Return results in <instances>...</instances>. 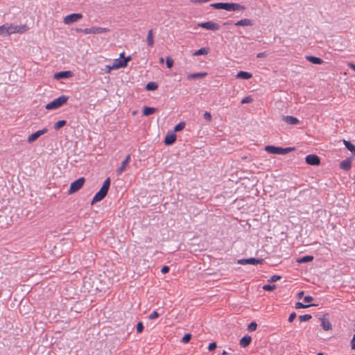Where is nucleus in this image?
Masks as SVG:
<instances>
[{
  "label": "nucleus",
  "mask_w": 355,
  "mask_h": 355,
  "mask_svg": "<svg viewBox=\"0 0 355 355\" xmlns=\"http://www.w3.org/2000/svg\"><path fill=\"white\" fill-rule=\"evenodd\" d=\"M211 6L215 9H223L227 11H242L245 10V7L236 3L220 2L211 4Z\"/></svg>",
  "instance_id": "f257e3e1"
},
{
  "label": "nucleus",
  "mask_w": 355,
  "mask_h": 355,
  "mask_svg": "<svg viewBox=\"0 0 355 355\" xmlns=\"http://www.w3.org/2000/svg\"><path fill=\"white\" fill-rule=\"evenodd\" d=\"M69 99V97L67 96H60L58 98L54 99L53 101L46 104L45 107L48 110H56L63 105Z\"/></svg>",
  "instance_id": "f03ea898"
},
{
  "label": "nucleus",
  "mask_w": 355,
  "mask_h": 355,
  "mask_svg": "<svg viewBox=\"0 0 355 355\" xmlns=\"http://www.w3.org/2000/svg\"><path fill=\"white\" fill-rule=\"evenodd\" d=\"M293 150L294 148L291 147L282 148L274 146H266L265 147V150L268 153L277 155H285Z\"/></svg>",
  "instance_id": "7ed1b4c3"
},
{
  "label": "nucleus",
  "mask_w": 355,
  "mask_h": 355,
  "mask_svg": "<svg viewBox=\"0 0 355 355\" xmlns=\"http://www.w3.org/2000/svg\"><path fill=\"white\" fill-rule=\"evenodd\" d=\"M120 58H123V60L120 58L115 59L114 60L113 64H112V67L116 69L119 68L125 67L128 64V62L130 60V57L128 56L127 58H124V53H121L120 54Z\"/></svg>",
  "instance_id": "20e7f679"
},
{
  "label": "nucleus",
  "mask_w": 355,
  "mask_h": 355,
  "mask_svg": "<svg viewBox=\"0 0 355 355\" xmlns=\"http://www.w3.org/2000/svg\"><path fill=\"white\" fill-rule=\"evenodd\" d=\"M85 182V180L83 177L73 181L70 185L69 189L68 191V193L72 194V193L78 191V190H80L83 187Z\"/></svg>",
  "instance_id": "39448f33"
},
{
  "label": "nucleus",
  "mask_w": 355,
  "mask_h": 355,
  "mask_svg": "<svg viewBox=\"0 0 355 355\" xmlns=\"http://www.w3.org/2000/svg\"><path fill=\"white\" fill-rule=\"evenodd\" d=\"M10 34L13 33H24L28 30V27L26 24L15 25L13 24H8Z\"/></svg>",
  "instance_id": "423d86ee"
},
{
  "label": "nucleus",
  "mask_w": 355,
  "mask_h": 355,
  "mask_svg": "<svg viewBox=\"0 0 355 355\" xmlns=\"http://www.w3.org/2000/svg\"><path fill=\"white\" fill-rule=\"evenodd\" d=\"M83 18V15L80 13H73L67 15L64 17L63 22L65 24H71L74 22L78 21L79 19Z\"/></svg>",
  "instance_id": "0eeeda50"
},
{
  "label": "nucleus",
  "mask_w": 355,
  "mask_h": 355,
  "mask_svg": "<svg viewBox=\"0 0 355 355\" xmlns=\"http://www.w3.org/2000/svg\"><path fill=\"white\" fill-rule=\"evenodd\" d=\"M48 132V129L44 128L42 130H38L33 134H31L27 138V142L31 144L36 141L40 136L46 134Z\"/></svg>",
  "instance_id": "6e6552de"
},
{
  "label": "nucleus",
  "mask_w": 355,
  "mask_h": 355,
  "mask_svg": "<svg viewBox=\"0 0 355 355\" xmlns=\"http://www.w3.org/2000/svg\"><path fill=\"white\" fill-rule=\"evenodd\" d=\"M198 26L211 31H218L220 28V26L218 24L211 21L199 23Z\"/></svg>",
  "instance_id": "1a4fd4ad"
},
{
  "label": "nucleus",
  "mask_w": 355,
  "mask_h": 355,
  "mask_svg": "<svg viewBox=\"0 0 355 355\" xmlns=\"http://www.w3.org/2000/svg\"><path fill=\"white\" fill-rule=\"evenodd\" d=\"M305 161L306 164L311 166H318L320 163L319 157L314 154L308 155L305 158Z\"/></svg>",
  "instance_id": "9d476101"
},
{
  "label": "nucleus",
  "mask_w": 355,
  "mask_h": 355,
  "mask_svg": "<svg viewBox=\"0 0 355 355\" xmlns=\"http://www.w3.org/2000/svg\"><path fill=\"white\" fill-rule=\"evenodd\" d=\"M107 194V191L104 190V189L101 188L100 190L94 196V198L91 202V204L94 205L96 202L102 200L106 196Z\"/></svg>",
  "instance_id": "9b49d317"
},
{
  "label": "nucleus",
  "mask_w": 355,
  "mask_h": 355,
  "mask_svg": "<svg viewBox=\"0 0 355 355\" xmlns=\"http://www.w3.org/2000/svg\"><path fill=\"white\" fill-rule=\"evenodd\" d=\"M261 261H262V260H260L258 259L249 258V259H239L237 261V263L241 265H245V264L257 265L258 263H260Z\"/></svg>",
  "instance_id": "f8f14e48"
},
{
  "label": "nucleus",
  "mask_w": 355,
  "mask_h": 355,
  "mask_svg": "<svg viewBox=\"0 0 355 355\" xmlns=\"http://www.w3.org/2000/svg\"><path fill=\"white\" fill-rule=\"evenodd\" d=\"M130 155L128 154L125 158V159L122 162L120 167L117 169L116 171L119 175L121 174L125 171V168L130 162Z\"/></svg>",
  "instance_id": "ddd939ff"
},
{
  "label": "nucleus",
  "mask_w": 355,
  "mask_h": 355,
  "mask_svg": "<svg viewBox=\"0 0 355 355\" xmlns=\"http://www.w3.org/2000/svg\"><path fill=\"white\" fill-rule=\"evenodd\" d=\"M72 76V73L70 71H60L58 73H55L54 74V78L59 80V79H64L70 78Z\"/></svg>",
  "instance_id": "4468645a"
},
{
  "label": "nucleus",
  "mask_w": 355,
  "mask_h": 355,
  "mask_svg": "<svg viewBox=\"0 0 355 355\" xmlns=\"http://www.w3.org/2000/svg\"><path fill=\"white\" fill-rule=\"evenodd\" d=\"M282 120L289 125H296L300 122L298 119L293 116H282Z\"/></svg>",
  "instance_id": "2eb2a0df"
},
{
  "label": "nucleus",
  "mask_w": 355,
  "mask_h": 355,
  "mask_svg": "<svg viewBox=\"0 0 355 355\" xmlns=\"http://www.w3.org/2000/svg\"><path fill=\"white\" fill-rule=\"evenodd\" d=\"M320 320H321V326L324 331L331 329L332 325L328 318L323 317L320 318Z\"/></svg>",
  "instance_id": "dca6fc26"
},
{
  "label": "nucleus",
  "mask_w": 355,
  "mask_h": 355,
  "mask_svg": "<svg viewBox=\"0 0 355 355\" xmlns=\"http://www.w3.org/2000/svg\"><path fill=\"white\" fill-rule=\"evenodd\" d=\"M176 140V135L174 133L168 134L164 139V144L170 146L173 144Z\"/></svg>",
  "instance_id": "f3484780"
},
{
  "label": "nucleus",
  "mask_w": 355,
  "mask_h": 355,
  "mask_svg": "<svg viewBox=\"0 0 355 355\" xmlns=\"http://www.w3.org/2000/svg\"><path fill=\"white\" fill-rule=\"evenodd\" d=\"M208 75L207 72H200V73H190L187 76L188 80L196 79V78H203Z\"/></svg>",
  "instance_id": "a211bd4d"
},
{
  "label": "nucleus",
  "mask_w": 355,
  "mask_h": 355,
  "mask_svg": "<svg viewBox=\"0 0 355 355\" xmlns=\"http://www.w3.org/2000/svg\"><path fill=\"white\" fill-rule=\"evenodd\" d=\"M306 59L310 62L315 64H321L324 62L323 60L321 59L320 58L313 55H308L306 57Z\"/></svg>",
  "instance_id": "6ab92c4d"
},
{
  "label": "nucleus",
  "mask_w": 355,
  "mask_h": 355,
  "mask_svg": "<svg viewBox=\"0 0 355 355\" xmlns=\"http://www.w3.org/2000/svg\"><path fill=\"white\" fill-rule=\"evenodd\" d=\"M235 25L238 26H251L253 25V23L251 19H243L236 22Z\"/></svg>",
  "instance_id": "aec40b11"
},
{
  "label": "nucleus",
  "mask_w": 355,
  "mask_h": 355,
  "mask_svg": "<svg viewBox=\"0 0 355 355\" xmlns=\"http://www.w3.org/2000/svg\"><path fill=\"white\" fill-rule=\"evenodd\" d=\"M10 31L8 28V24L6 23L2 26H0V35L2 37H6L10 35Z\"/></svg>",
  "instance_id": "412c9836"
},
{
  "label": "nucleus",
  "mask_w": 355,
  "mask_h": 355,
  "mask_svg": "<svg viewBox=\"0 0 355 355\" xmlns=\"http://www.w3.org/2000/svg\"><path fill=\"white\" fill-rule=\"evenodd\" d=\"M252 73L247 72V71H239L236 75V78L244 79V80L250 79L252 78Z\"/></svg>",
  "instance_id": "4be33fe9"
},
{
  "label": "nucleus",
  "mask_w": 355,
  "mask_h": 355,
  "mask_svg": "<svg viewBox=\"0 0 355 355\" xmlns=\"http://www.w3.org/2000/svg\"><path fill=\"white\" fill-rule=\"evenodd\" d=\"M351 160L346 159L340 162V168L345 171H349L351 168Z\"/></svg>",
  "instance_id": "5701e85b"
},
{
  "label": "nucleus",
  "mask_w": 355,
  "mask_h": 355,
  "mask_svg": "<svg viewBox=\"0 0 355 355\" xmlns=\"http://www.w3.org/2000/svg\"><path fill=\"white\" fill-rule=\"evenodd\" d=\"M251 341V336H245L240 340V345L243 347H246L250 344Z\"/></svg>",
  "instance_id": "b1692460"
},
{
  "label": "nucleus",
  "mask_w": 355,
  "mask_h": 355,
  "mask_svg": "<svg viewBox=\"0 0 355 355\" xmlns=\"http://www.w3.org/2000/svg\"><path fill=\"white\" fill-rule=\"evenodd\" d=\"M92 34H101L108 31L107 28L103 27H91Z\"/></svg>",
  "instance_id": "393cba45"
},
{
  "label": "nucleus",
  "mask_w": 355,
  "mask_h": 355,
  "mask_svg": "<svg viewBox=\"0 0 355 355\" xmlns=\"http://www.w3.org/2000/svg\"><path fill=\"white\" fill-rule=\"evenodd\" d=\"M343 143L348 150H349L353 154H355V145L346 140H343Z\"/></svg>",
  "instance_id": "a878e982"
},
{
  "label": "nucleus",
  "mask_w": 355,
  "mask_h": 355,
  "mask_svg": "<svg viewBox=\"0 0 355 355\" xmlns=\"http://www.w3.org/2000/svg\"><path fill=\"white\" fill-rule=\"evenodd\" d=\"M147 42L150 46H153L154 44L153 33L152 29L149 30L148 32Z\"/></svg>",
  "instance_id": "bb28decb"
},
{
  "label": "nucleus",
  "mask_w": 355,
  "mask_h": 355,
  "mask_svg": "<svg viewBox=\"0 0 355 355\" xmlns=\"http://www.w3.org/2000/svg\"><path fill=\"white\" fill-rule=\"evenodd\" d=\"M156 111V108L150 107H144L143 110V114L144 116H149L153 114Z\"/></svg>",
  "instance_id": "cd10ccee"
},
{
  "label": "nucleus",
  "mask_w": 355,
  "mask_h": 355,
  "mask_svg": "<svg viewBox=\"0 0 355 355\" xmlns=\"http://www.w3.org/2000/svg\"><path fill=\"white\" fill-rule=\"evenodd\" d=\"M313 260V257L309 255V256L302 257L297 259V262L298 263H307V262L311 261Z\"/></svg>",
  "instance_id": "c85d7f7f"
},
{
  "label": "nucleus",
  "mask_w": 355,
  "mask_h": 355,
  "mask_svg": "<svg viewBox=\"0 0 355 355\" xmlns=\"http://www.w3.org/2000/svg\"><path fill=\"white\" fill-rule=\"evenodd\" d=\"M158 87L157 84L155 82H149L146 85V89L148 91H153L157 89Z\"/></svg>",
  "instance_id": "c756f323"
},
{
  "label": "nucleus",
  "mask_w": 355,
  "mask_h": 355,
  "mask_svg": "<svg viewBox=\"0 0 355 355\" xmlns=\"http://www.w3.org/2000/svg\"><path fill=\"white\" fill-rule=\"evenodd\" d=\"M67 124V121L65 120H60L58 122H56L54 125V129L55 130H60L61 128Z\"/></svg>",
  "instance_id": "7c9ffc66"
},
{
  "label": "nucleus",
  "mask_w": 355,
  "mask_h": 355,
  "mask_svg": "<svg viewBox=\"0 0 355 355\" xmlns=\"http://www.w3.org/2000/svg\"><path fill=\"white\" fill-rule=\"evenodd\" d=\"M208 53V49L206 48H201L198 51H196L193 53L194 55H207Z\"/></svg>",
  "instance_id": "2f4dec72"
},
{
  "label": "nucleus",
  "mask_w": 355,
  "mask_h": 355,
  "mask_svg": "<svg viewBox=\"0 0 355 355\" xmlns=\"http://www.w3.org/2000/svg\"><path fill=\"white\" fill-rule=\"evenodd\" d=\"M110 178H107L103 182V186L101 187L102 189H104L106 191L108 192L110 186Z\"/></svg>",
  "instance_id": "473e14b6"
},
{
  "label": "nucleus",
  "mask_w": 355,
  "mask_h": 355,
  "mask_svg": "<svg viewBox=\"0 0 355 355\" xmlns=\"http://www.w3.org/2000/svg\"><path fill=\"white\" fill-rule=\"evenodd\" d=\"M312 306H315V304H304L302 302H297L295 303V307L296 309H306Z\"/></svg>",
  "instance_id": "72a5a7b5"
},
{
  "label": "nucleus",
  "mask_w": 355,
  "mask_h": 355,
  "mask_svg": "<svg viewBox=\"0 0 355 355\" xmlns=\"http://www.w3.org/2000/svg\"><path fill=\"white\" fill-rule=\"evenodd\" d=\"M185 127V123L184 122H180L178 124H177L174 128L175 132H179L182 130H183Z\"/></svg>",
  "instance_id": "f704fd0d"
},
{
  "label": "nucleus",
  "mask_w": 355,
  "mask_h": 355,
  "mask_svg": "<svg viewBox=\"0 0 355 355\" xmlns=\"http://www.w3.org/2000/svg\"><path fill=\"white\" fill-rule=\"evenodd\" d=\"M312 316L310 314H305L299 316V320L300 322H306L309 320Z\"/></svg>",
  "instance_id": "c9c22d12"
},
{
  "label": "nucleus",
  "mask_w": 355,
  "mask_h": 355,
  "mask_svg": "<svg viewBox=\"0 0 355 355\" xmlns=\"http://www.w3.org/2000/svg\"><path fill=\"white\" fill-rule=\"evenodd\" d=\"M276 288V285L275 284H266L263 286V289L264 291H271Z\"/></svg>",
  "instance_id": "e433bc0d"
},
{
  "label": "nucleus",
  "mask_w": 355,
  "mask_h": 355,
  "mask_svg": "<svg viewBox=\"0 0 355 355\" xmlns=\"http://www.w3.org/2000/svg\"><path fill=\"white\" fill-rule=\"evenodd\" d=\"M257 324L255 322H252L248 326V330L249 331H254L257 329Z\"/></svg>",
  "instance_id": "4c0bfd02"
},
{
  "label": "nucleus",
  "mask_w": 355,
  "mask_h": 355,
  "mask_svg": "<svg viewBox=\"0 0 355 355\" xmlns=\"http://www.w3.org/2000/svg\"><path fill=\"white\" fill-rule=\"evenodd\" d=\"M166 67L168 69H171L173 65V60L171 57L168 56L166 58Z\"/></svg>",
  "instance_id": "58836bf2"
},
{
  "label": "nucleus",
  "mask_w": 355,
  "mask_h": 355,
  "mask_svg": "<svg viewBox=\"0 0 355 355\" xmlns=\"http://www.w3.org/2000/svg\"><path fill=\"white\" fill-rule=\"evenodd\" d=\"M160 315V313H159L157 311H154L153 312H152L149 315H148V318L150 320H154L157 318H158L159 316Z\"/></svg>",
  "instance_id": "ea45409f"
},
{
  "label": "nucleus",
  "mask_w": 355,
  "mask_h": 355,
  "mask_svg": "<svg viewBox=\"0 0 355 355\" xmlns=\"http://www.w3.org/2000/svg\"><path fill=\"white\" fill-rule=\"evenodd\" d=\"M191 338V335L190 334H186L182 338V341L184 343H187Z\"/></svg>",
  "instance_id": "a19ab883"
},
{
  "label": "nucleus",
  "mask_w": 355,
  "mask_h": 355,
  "mask_svg": "<svg viewBox=\"0 0 355 355\" xmlns=\"http://www.w3.org/2000/svg\"><path fill=\"white\" fill-rule=\"evenodd\" d=\"M253 101L252 98L250 96L245 97L242 99L241 103V104H245V103H250Z\"/></svg>",
  "instance_id": "79ce46f5"
},
{
  "label": "nucleus",
  "mask_w": 355,
  "mask_h": 355,
  "mask_svg": "<svg viewBox=\"0 0 355 355\" xmlns=\"http://www.w3.org/2000/svg\"><path fill=\"white\" fill-rule=\"evenodd\" d=\"M144 330V324L141 322H139L137 324V333H141Z\"/></svg>",
  "instance_id": "37998d69"
},
{
  "label": "nucleus",
  "mask_w": 355,
  "mask_h": 355,
  "mask_svg": "<svg viewBox=\"0 0 355 355\" xmlns=\"http://www.w3.org/2000/svg\"><path fill=\"white\" fill-rule=\"evenodd\" d=\"M282 278L279 275H273L270 277V279L268 280L270 282H275L277 280H279Z\"/></svg>",
  "instance_id": "c03bdc74"
},
{
  "label": "nucleus",
  "mask_w": 355,
  "mask_h": 355,
  "mask_svg": "<svg viewBox=\"0 0 355 355\" xmlns=\"http://www.w3.org/2000/svg\"><path fill=\"white\" fill-rule=\"evenodd\" d=\"M204 119L207 121H211V114L210 112H205L204 113Z\"/></svg>",
  "instance_id": "a18cd8bd"
},
{
  "label": "nucleus",
  "mask_w": 355,
  "mask_h": 355,
  "mask_svg": "<svg viewBox=\"0 0 355 355\" xmlns=\"http://www.w3.org/2000/svg\"><path fill=\"white\" fill-rule=\"evenodd\" d=\"M216 347H217L216 343L213 342L209 345L208 349L209 351H213L216 348Z\"/></svg>",
  "instance_id": "49530a36"
},
{
  "label": "nucleus",
  "mask_w": 355,
  "mask_h": 355,
  "mask_svg": "<svg viewBox=\"0 0 355 355\" xmlns=\"http://www.w3.org/2000/svg\"><path fill=\"white\" fill-rule=\"evenodd\" d=\"M295 318H296V313L295 312H293L290 314L288 320L289 322H292Z\"/></svg>",
  "instance_id": "de8ad7c7"
},
{
  "label": "nucleus",
  "mask_w": 355,
  "mask_h": 355,
  "mask_svg": "<svg viewBox=\"0 0 355 355\" xmlns=\"http://www.w3.org/2000/svg\"><path fill=\"white\" fill-rule=\"evenodd\" d=\"M313 300V297L310 295H308V296H306L304 297V301L306 303L311 302Z\"/></svg>",
  "instance_id": "09e8293b"
},
{
  "label": "nucleus",
  "mask_w": 355,
  "mask_h": 355,
  "mask_svg": "<svg viewBox=\"0 0 355 355\" xmlns=\"http://www.w3.org/2000/svg\"><path fill=\"white\" fill-rule=\"evenodd\" d=\"M115 69L112 67V65H106L104 69L105 73H110L111 70H114Z\"/></svg>",
  "instance_id": "8fccbe9b"
},
{
  "label": "nucleus",
  "mask_w": 355,
  "mask_h": 355,
  "mask_svg": "<svg viewBox=\"0 0 355 355\" xmlns=\"http://www.w3.org/2000/svg\"><path fill=\"white\" fill-rule=\"evenodd\" d=\"M80 31H82L83 33H84L85 34H92V29H91V28H84V29H80Z\"/></svg>",
  "instance_id": "3c124183"
},
{
  "label": "nucleus",
  "mask_w": 355,
  "mask_h": 355,
  "mask_svg": "<svg viewBox=\"0 0 355 355\" xmlns=\"http://www.w3.org/2000/svg\"><path fill=\"white\" fill-rule=\"evenodd\" d=\"M169 271V267L167 266H164L162 267V268L161 269V272L163 273V274H166Z\"/></svg>",
  "instance_id": "603ef678"
},
{
  "label": "nucleus",
  "mask_w": 355,
  "mask_h": 355,
  "mask_svg": "<svg viewBox=\"0 0 355 355\" xmlns=\"http://www.w3.org/2000/svg\"><path fill=\"white\" fill-rule=\"evenodd\" d=\"M352 349L355 350V334L351 340Z\"/></svg>",
  "instance_id": "864d4df0"
},
{
  "label": "nucleus",
  "mask_w": 355,
  "mask_h": 355,
  "mask_svg": "<svg viewBox=\"0 0 355 355\" xmlns=\"http://www.w3.org/2000/svg\"><path fill=\"white\" fill-rule=\"evenodd\" d=\"M267 55L266 53V52H261V53H259L257 55V58H264Z\"/></svg>",
  "instance_id": "5fc2aeb1"
},
{
  "label": "nucleus",
  "mask_w": 355,
  "mask_h": 355,
  "mask_svg": "<svg viewBox=\"0 0 355 355\" xmlns=\"http://www.w3.org/2000/svg\"><path fill=\"white\" fill-rule=\"evenodd\" d=\"M347 66H348L350 69H352V70L355 71V64H353V63H352V62H349V63L347 64Z\"/></svg>",
  "instance_id": "6e6d98bb"
},
{
  "label": "nucleus",
  "mask_w": 355,
  "mask_h": 355,
  "mask_svg": "<svg viewBox=\"0 0 355 355\" xmlns=\"http://www.w3.org/2000/svg\"><path fill=\"white\" fill-rule=\"evenodd\" d=\"M303 295H304V291H300V293H297V298L300 299L302 297Z\"/></svg>",
  "instance_id": "4d7b16f0"
},
{
  "label": "nucleus",
  "mask_w": 355,
  "mask_h": 355,
  "mask_svg": "<svg viewBox=\"0 0 355 355\" xmlns=\"http://www.w3.org/2000/svg\"><path fill=\"white\" fill-rule=\"evenodd\" d=\"M164 58H162H162H159V63L162 64V63H164Z\"/></svg>",
  "instance_id": "13d9d810"
},
{
  "label": "nucleus",
  "mask_w": 355,
  "mask_h": 355,
  "mask_svg": "<svg viewBox=\"0 0 355 355\" xmlns=\"http://www.w3.org/2000/svg\"><path fill=\"white\" fill-rule=\"evenodd\" d=\"M227 354L228 353L225 350L222 352V355H227Z\"/></svg>",
  "instance_id": "bf43d9fd"
},
{
  "label": "nucleus",
  "mask_w": 355,
  "mask_h": 355,
  "mask_svg": "<svg viewBox=\"0 0 355 355\" xmlns=\"http://www.w3.org/2000/svg\"><path fill=\"white\" fill-rule=\"evenodd\" d=\"M317 355H324V354L322 352H319V353L317 354Z\"/></svg>",
  "instance_id": "052dcab7"
}]
</instances>
